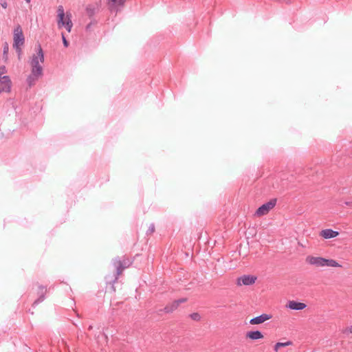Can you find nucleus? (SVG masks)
I'll return each mask as SVG.
<instances>
[{
    "mask_svg": "<svg viewBox=\"0 0 352 352\" xmlns=\"http://www.w3.org/2000/svg\"><path fill=\"white\" fill-rule=\"evenodd\" d=\"M155 231V226L153 223H151L146 232L147 234H151Z\"/></svg>",
    "mask_w": 352,
    "mask_h": 352,
    "instance_id": "20",
    "label": "nucleus"
},
{
    "mask_svg": "<svg viewBox=\"0 0 352 352\" xmlns=\"http://www.w3.org/2000/svg\"><path fill=\"white\" fill-rule=\"evenodd\" d=\"M347 332H349V333H352V325H351L350 327H349V328L345 331V333H347Z\"/></svg>",
    "mask_w": 352,
    "mask_h": 352,
    "instance_id": "25",
    "label": "nucleus"
},
{
    "mask_svg": "<svg viewBox=\"0 0 352 352\" xmlns=\"http://www.w3.org/2000/svg\"><path fill=\"white\" fill-rule=\"evenodd\" d=\"M271 318H272L271 315L267 314H263L258 316L252 318L250 320V323L251 324H261V323L265 322L266 320L270 319Z\"/></svg>",
    "mask_w": 352,
    "mask_h": 352,
    "instance_id": "11",
    "label": "nucleus"
},
{
    "mask_svg": "<svg viewBox=\"0 0 352 352\" xmlns=\"http://www.w3.org/2000/svg\"><path fill=\"white\" fill-rule=\"evenodd\" d=\"M8 72L7 68L5 65L0 66V76H3Z\"/></svg>",
    "mask_w": 352,
    "mask_h": 352,
    "instance_id": "19",
    "label": "nucleus"
},
{
    "mask_svg": "<svg viewBox=\"0 0 352 352\" xmlns=\"http://www.w3.org/2000/svg\"><path fill=\"white\" fill-rule=\"evenodd\" d=\"M47 292V289L43 285L38 286V298L34 300V302L32 304V307H35L37 306L39 303L42 302L45 298V294Z\"/></svg>",
    "mask_w": 352,
    "mask_h": 352,
    "instance_id": "9",
    "label": "nucleus"
},
{
    "mask_svg": "<svg viewBox=\"0 0 352 352\" xmlns=\"http://www.w3.org/2000/svg\"><path fill=\"white\" fill-rule=\"evenodd\" d=\"M280 346H277V343L275 344L274 346V351H278V349L280 348Z\"/></svg>",
    "mask_w": 352,
    "mask_h": 352,
    "instance_id": "26",
    "label": "nucleus"
},
{
    "mask_svg": "<svg viewBox=\"0 0 352 352\" xmlns=\"http://www.w3.org/2000/svg\"><path fill=\"white\" fill-rule=\"evenodd\" d=\"M339 234V232L332 229H325L322 230L320 232V236H322L324 239H331L337 236Z\"/></svg>",
    "mask_w": 352,
    "mask_h": 352,
    "instance_id": "13",
    "label": "nucleus"
},
{
    "mask_svg": "<svg viewBox=\"0 0 352 352\" xmlns=\"http://www.w3.org/2000/svg\"><path fill=\"white\" fill-rule=\"evenodd\" d=\"M44 62V54L41 45H38L36 53L32 55L30 60L31 74L27 78V83L30 87L33 86L38 78L43 75V67L39 63Z\"/></svg>",
    "mask_w": 352,
    "mask_h": 352,
    "instance_id": "1",
    "label": "nucleus"
},
{
    "mask_svg": "<svg viewBox=\"0 0 352 352\" xmlns=\"http://www.w3.org/2000/svg\"><path fill=\"white\" fill-rule=\"evenodd\" d=\"M62 38H63V45L65 47H68L69 45V43L68 41H67L66 38L65 37L64 34H62Z\"/></svg>",
    "mask_w": 352,
    "mask_h": 352,
    "instance_id": "23",
    "label": "nucleus"
},
{
    "mask_svg": "<svg viewBox=\"0 0 352 352\" xmlns=\"http://www.w3.org/2000/svg\"><path fill=\"white\" fill-rule=\"evenodd\" d=\"M345 204L347 206H352V202H346Z\"/></svg>",
    "mask_w": 352,
    "mask_h": 352,
    "instance_id": "27",
    "label": "nucleus"
},
{
    "mask_svg": "<svg viewBox=\"0 0 352 352\" xmlns=\"http://www.w3.org/2000/svg\"><path fill=\"white\" fill-rule=\"evenodd\" d=\"M126 0H109V6L111 12H117L116 6H122Z\"/></svg>",
    "mask_w": 352,
    "mask_h": 352,
    "instance_id": "14",
    "label": "nucleus"
},
{
    "mask_svg": "<svg viewBox=\"0 0 352 352\" xmlns=\"http://www.w3.org/2000/svg\"><path fill=\"white\" fill-rule=\"evenodd\" d=\"M93 329V326L92 325H89V327H88V330H91Z\"/></svg>",
    "mask_w": 352,
    "mask_h": 352,
    "instance_id": "28",
    "label": "nucleus"
},
{
    "mask_svg": "<svg viewBox=\"0 0 352 352\" xmlns=\"http://www.w3.org/2000/svg\"><path fill=\"white\" fill-rule=\"evenodd\" d=\"M276 204V199H272L267 203L261 205L256 211V214L258 216H263L269 212Z\"/></svg>",
    "mask_w": 352,
    "mask_h": 352,
    "instance_id": "6",
    "label": "nucleus"
},
{
    "mask_svg": "<svg viewBox=\"0 0 352 352\" xmlns=\"http://www.w3.org/2000/svg\"><path fill=\"white\" fill-rule=\"evenodd\" d=\"M96 23V21H91L89 23H88V24L86 25V30H87V31H89V30L91 29V28L92 25L95 24Z\"/></svg>",
    "mask_w": 352,
    "mask_h": 352,
    "instance_id": "22",
    "label": "nucleus"
},
{
    "mask_svg": "<svg viewBox=\"0 0 352 352\" xmlns=\"http://www.w3.org/2000/svg\"><path fill=\"white\" fill-rule=\"evenodd\" d=\"M287 307L292 310H302L307 305L303 302L290 300L288 302Z\"/></svg>",
    "mask_w": 352,
    "mask_h": 352,
    "instance_id": "12",
    "label": "nucleus"
},
{
    "mask_svg": "<svg viewBox=\"0 0 352 352\" xmlns=\"http://www.w3.org/2000/svg\"><path fill=\"white\" fill-rule=\"evenodd\" d=\"M25 37L21 27L19 25L13 31V47L19 55L21 53V47L24 45Z\"/></svg>",
    "mask_w": 352,
    "mask_h": 352,
    "instance_id": "3",
    "label": "nucleus"
},
{
    "mask_svg": "<svg viewBox=\"0 0 352 352\" xmlns=\"http://www.w3.org/2000/svg\"><path fill=\"white\" fill-rule=\"evenodd\" d=\"M8 51L9 46L7 43H5L3 45V54H2V60L4 63H7L8 60Z\"/></svg>",
    "mask_w": 352,
    "mask_h": 352,
    "instance_id": "17",
    "label": "nucleus"
},
{
    "mask_svg": "<svg viewBox=\"0 0 352 352\" xmlns=\"http://www.w3.org/2000/svg\"><path fill=\"white\" fill-rule=\"evenodd\" d=\"M246 337L252 340H256L263 338V335L260 331L258 330L250 331L247 332Z\"/></svg>",
    "mask_w": 352,
    "mask_h": 352,
    "instance_id": "15",
    "label": "nucleus"
},
{
    "mask_svg": "<svg viewBox=\"0 0 352 352\" xmlns=\"http://www.w3.org/2000/svg\"><path fill=\"white\" fill-rule=\"evenodd\" d=\"M189 317L195 321H199L201 319V316L198 313H192L189 315Z\"/></svg>",
    "mask_w": 352,
    "mask_h": 352,
    "instance_id": "18",
    "label": "nucleus"
},
{
    "mask_svg": "<svg viewBox=\"0 0 352 352\" xmlns=\"http://www.w3.org/2000/svg\"><path fill=\"white\" fill-rule=\"evenodd\" d=\"M307 261L312 265L316 267H340L338 263L333 259H327L322 257L308 256Z\"/></svg>",
    "mask_w": 352,
    "mask_h": 352,
    "instance_id": "4",
    "label": "nucleus"
},
{
    "mask_svg": "<svg viewBox=\"0 0 352 352\" xmlns=\"http://www.w3.org/2000/svg\"><path fill=\"white\" fill-rule=\"evenodd\" d=\"M112 263L116 268V274H115V279L113 280V283H115L118 276L122 274V271L130 266L131 262L129 259H123L122 261L120 260L118 258H115L113 259Z\"/></svg>",
    "mask_w": 352,
    "mask_h": 352,
    "instance_id": "5",
    "label": "nucleus"
},
{
    "mask_svg": "<svg viewBox=\"0 0 352 352\" xmlns=\"http://www.w3.org/2000/svg\"><path fill=\"white\" fill-rule=\"evenodd\" d=\"M1 6H2V8L6 9L8 6V3L6 1H3L1 3Z\"/></svg>",
    "mask_w": 352,
    "mask_h": 352,
    "instance_id": "24",
    "label": "nucleus"
},
{
    "mask_svg": "<svg viewBox=\"0 0 352 352\" xmlns=\"http://www.w3.org/2000/svg\"><path fill=\"white\" fill-rule=\"evenodd\" d=\"M186 301V298H179L178 300H176L175 301H173L172 303L169 304V305H167L164 308V311L166 312V313H171L173 312V311H175L177 307L179 305V304L182 303V302H184Z\"/></svg>",
    "mask_w": 352,
    "mask_h": 352,
    "instance_id": "10",
    "label": "nucleus"
},
{
    "mask_svg": "<svg viewBox=\"0 0 352 352\" xmlns=\"http://www.w3.org/2000/svg\"><path fill=\"white\" fill-rule=\"evenodd\" d=\"M98 11V7L97 5L89 4L86 8V12L89 18H92Z\"/></svg>",
    "mask_w": 352,
    "mask_h": 352,
    "instance_id": "16",
    "label": "nucleus"
},
{
    "mask_svg": "<svg viewBox=\"0 0 352 352\" xmlns=\"http://www.w3.org/2000/svg\"><path fill=\"white\" fill-rule=\"evenodd\" d=\"M12 85L11 79L8 76H0V94L10 92Z\"/></svg>",
    "mask_w": 352,
    "mask_h": 352,
    "instance_id": "7",
    "label": "nucleus"
},
{
    "mask_svg": "<svg viewBox=\"0 0 352 352\" xmlns=\"http://www.w3.org/2000/svg\"><path fill=\"white\" fill-rule=\"evenodd\" d=\"M256 277L252 275H243L237 278L236 284L241 285H251L255 283Z\"/></svg>",
    "mask_w": 352,
    "mask_h": 352,
    "instance_id": "8",
    "label": "nucleus"
},
{
    "mask_svg": "<svg viewBox=\"0 0 352 352\" xmlns=\"http://www.w3.org/2000/svg\"><path fill=\"white\" fill-rule=\"evenodd\" d=\"M57 17H58V26L59 28L63 27L65 28V29L69 32L73 26V23L72 21V15L71 14L67 12L66 14L64 11V8L62 6H59L57 9Z\"/></svg>",
    "mask_w": 352,
    "mask_h": 352,
    "instance_id": "2",
    "label": "nucleus"
},
{
    "mask_svg": "<svg viewBox=\"0 0 352 352\" xmlns=\"http://www.w3.org/2000/svg\"><path fill=\"white\" fill-rule=\"evenodd\" d=\"M27 3H30L31 0H25Z\"/></svg>",
    "mask_w": 352,
    "mask_h": 352,
    "instance_id": "29",
    "label": "nucleus"
},
{
    "mask_svg": "<svg viewBox=\"0 0 352 352\" xmlns=\"http://www.w3.org/2000/svg\"><path fill=\"white\" fill-rule=\"evenodd\" d=\"M291 344H292V342L289 341L286 342H277V346L283 347V346L290 345Z\"/></svg>",
    "mask_w": 352,
    "mask_h": 352,
    "instance_id": "21",
    "label": "nucleus"
}]
</instances>
